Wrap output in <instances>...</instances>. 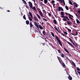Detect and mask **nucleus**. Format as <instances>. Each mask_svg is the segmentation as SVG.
Returning a JSON list of instances; mask_svg holds the SVG:
<instances>
[{
	"label": "nucleus",
	"instance_id": "1",
	"mask_svg": "<svg viewBox=\"0 0 80 80\" xmlns=\"http://www.w3.org/2000/svg\"><path fill=\"white\" fill-rule=\"evenodd\" d=\"M34 23L36 27L37 28H39L41 30H42V29H43V28L42 27V26H41V25H38V24L36 22H34Z\"/></svg>",
	"mask_w": 80,
	"mask_h": 80
},
{
	"label": "nucleus",
	"instance_id": "2",
	"mask_svg": "<svg viewBox=\"0 0 80 80\" xmlns=\"http://www.w3.org/2000/svg\"><path fill=\"white\" fill-rule=\"evenodd\" d=\"M65 13L66 15H68V17L71 20H73V15L70 14H68L67 12H65Z\"/></svg>",
	"mask_w": 80,
	"mask_h": 80
},
{
	"label": "nucleus",
	"instance_id": "3",
	"mask_svg": "<svg viewBox=\"0 0 80 80\" xmlns=\"http://www.w3.org/2000/svg\"><path fill=\"white\" fill-rule=\"evenodd\" d=\"M55 37L56 38L58 42L59 45H60L61 46H62V42H60V38H59L57 36H55Z\"/></svg>",
	"mask_w": 80,
	"mask_h": 80
},
{
	"label": "nucleus",
	"instance_id": "4",
	"mask_svg": "<svg viewBox=\"0 0 80 80\" xmlns=\"http://www.w3.org/2000/svg\"><path fill=\"white\" fill-rule=\"evenodd\" d=\"M58 12H60V11H63V8L60 7H59L58 8Z\"/></svg>",
	"mask_w": 80,
	"mask_h": 80
},
{
	"label": "nucleus",
	"instance_id": "5",
	"mask_svg": "<svg viewBox=\"0 0 80 80\" xmlns=\"http://www.w3.org/2000/svg\"><path fill=\"white\" fill-rule=\"evenodd\" d=\"M28 3L29 4V6L30 7V8L32 7L33 6V4H32V2L30 1H29L28 2Z\"/></svg>",
	"mask_w": 80,
	"mask_h": 80
},
{
	"label": "nucleus",
	"instance_id": "6",
	"mask_svg": "<svg viewBox=\"0 0 80 80\" xmlns=\"http://www.w3.org/2000/svg\"><path fill=\"white\" fill-rule=\"evenodd\" d=\"M67 23L68 25H72V22L71 21H67Z\"/></svg>",
	"mask_w": 80,
	"mask_h": 80
},
{
	"label": "nucleus",
	"instance_id": "7",
	"mask_svg": "<svg viewBox=\"0 0 80 80\" xmlns=\"http://www.w3.org/2000/svg\"><path fill=\"white\" fill-rule=\"evenodd\" d=\"M67 42L68 43V44H69L70 45L71 47H72V48H75V47L73 46V45H72V43H71L70 42L68 41H67Z\"/></svg>",
	"mask_w": 80,
	"mask_h": 80
},
{
	"label": "nucleus",
	"instance_id": "8",
	"mask_svg": "<svg viewBox=\"0 0 80 80\" xmlns=\"http://www.w3.org/2000/svg\"><path fill=\"white\" fill-rule=\"evenodd\" d=\"M57 58H58V59L59 60V61L60 62V63H61V60H62V59H61V58L60 57H58V56H57Z\"/></svg>",
	"mask_w": 80,
	"mask_h": 80
},
{
	"label": "nucleus",
	"instance_id": "9",
	"mask_svg": "<svg viewBox=\"0 0 80 80\" xmlns=\"http://www.w3.org/2000/svg\"><path fill=\"white\" fill-rule=\"evenodd\" d=\"M29 25L30 26V27L31 28H33V25L32 24V22H30L29 23Z\"/></svg>",
	"mask_w": 80,
	"mask_h": 80
},
{
	"label": "nucleus",
	"instance_id": "10",
	"mask_svg": "<svg viewBox=\"0 0 80 80\" xmlns=\"http://www.w3.org/2000/svg\"><path fill=\"white\" fill-rule=\"evenodd\" d=\"M64 12H61V15H62V17H62V18H63V17H62V16L63 17H64Z\"/></svg>",
	"mask_w": 80,
	"mask_h": 80
},
{
	"label": "nucleus",
	"instance_id": "11",
	"mask_svg": "<svg viewBox=\"0 0 80 80\" xmlns=\"http://www.w3.org/2000/svg\"><path fill=\"white\" fill-rule=\"evenodd\" d=\"M54 29H55V30H56V31H57V32H58L59 33H61V32H60L59 31H58V29L57 28V27H54Z\"/></svg>",
	"mask_w": 80,
	"mask_h": 80
},
{
	"label": "nucleus",
	"instance_id": "12",
	"mask_svg": "<svg viewBox=\"0 0 80 80\" xmlns=\"http://www.w3.org/2000/svg\"><path fill=\"white\" fill-rule=\"evenodd\" d=\"M34 18L35 20H36L37 22H38V18H37V17L34 16Z\"/></svg>",
	"mask_w": 80,
	"mask_h": 80
},
{
	"label": "nucleus",
	"instance_id": "13",
	"mask_svg": "<svg viewBox=\"0 0 80 80\" xmlns=\"http://www.w3.org/2000/svg\"><path fill=\"white\" fill-rule=\"evenodd\" d=\"M62 17H63V18H66V19H67V20H69V21H70V19H69V18H68L67 17V16H62Z\"/></svg>",
	"mask_w": 80,
	"mask_h": 80
},
{
	"label": "nucleus",
	"instance_id": "14",
	"mask_svg": "<svg viewBox=\"0 0 80 80\" xmlns=\"http://www.w3.org/2000/svg\"><path fill=\"white\" fill-rule=\"evenodd\" d=\"M31 8H32V10H34L35 11L36 10V8H35V6H33H33H32V7H31Z\"/></svg>",
	"mask_w": 80,
	"mask_h": 80
},
{
	"label": "nucleus",
	"instance_id": "15",
	"mask_svg": "<svg viewBox=\"0 0 80 80\" xmlns=\"http://www.w3.org/2000/svg\"><path fill=\"white\" fill-rule=\"evenodd\" d=\"M62 62L63 63H62V66L63 68H65V63L63 62V61H62Z\"/></svg>",
	"mask_w": 80,
	"mask_h": 80
},
{
	"label": "nucleus",
	"instance_id": "16",
	"mask_svg": "<svg viewBox=\"0 0 80 80\" xmlns=\"http://www.w3.org/2000/svg\"><path fill=\"white\" fill-rule=\"evenodd\" d=\"M65 58H66L68 60V61H69L71 63V61H70V59H69L68 58V57L67 56H65Z\"/></svg>",
	"mask_w": 80,
	"mask_h": 80
},
{
	"label": "nucleus",
	"instance_id": "17",
	"mask_svg": "<svg viewBox=\"0 0 80 80\" xmlns=\"http://www.w3.org/2000/svg\"><path fill=\"white\" fill-rule=\"evenodd\" d=\"M68 78L69 79V80H72V77H71V76H70V75H69V76L68 77Z\"/></svg>",
	"mask_w": 80,
	"mask_h": 80
},
{
	"label": "nucleus",
	"instance_id": "18",
	"mask_svg": "<svg viewBox=\"0 0 80 80\" xmlns=\"http://www.w3.org/2000/svg\"><path fill=\"white\" fill-rule=\"evenodd\" d=\"M41 17H44V18H45V17L43 16V14L42 13V12H40V13H39Z\"/></svg>",
	"mask_w": 80,
	"mask_h": 80
},
{
	"label": "nucleus",
	"instance_id": "19",
	"mask_svg": "<svg viewBox=\"0 0 80 80\" xmlns=\"http://www.w3.org/2000/svg\"><path fill=\"white\" fill-rule=\"evenodd\" d=\"M61 2H63L64 5H65V1L64 0H62V1H60Z\"/></svg>",
	"mask_w": 80,
	"mask_h": 80
},
{
	"label": "nucleus",
	"instance_id": "20",
	"mask_svg": "<svg viewBox=\"0 0 80 80\" xmlns=\"http://www.w3.org/2000/svg\"><path fill=\"white\" fill-rule=\"evenodd\" d=\"M53 21V22L55 24V25H56V24L57 23V22L56 20H54Z\"/></svg>",
	"mask_w": 80,
	"mask_h": 80
},
{
	"label": "nucleus",
	"instance_id": "21",
	"mask_svg": "<svg viewBox=\"0 0 80 80\" xmlns=\"http://www.w3.org/2000/svg\"><path fill=\"white\" fill-rule=\"evenodd\" d=\"M76 22L77 23H79V24H80V21H79V20H78V19H76Z\"/></svg>",
	"mask_w": 80,
	"mask_h": 80
},
{
	"label": "nucleus",
	"instance_id": "22",
	"mask_svg": "<svg viewBox=\"0 0 80 80\" xmlns=\"http://www.w3.org/2000/svg\"><path fill=\"white\" fill-rule=\"evenodd\" d=\"M44 3L45 4H47L48 3V1L47 0H44Z\"/></svg>",
	"mask_w": 80,
	"mask_h": 80
},
{
	"label": "nucleus",
	"instance_id": "23",
	"mask_svg": "<svg viewBox=\"0 0 80 80\" xmlns=\"http://www.w3.org/2000/svg\"><path fill=\"white\" fill-rule=\"evenodd\" d=\"M26 23L27 25L29 24V21H28V20L26 21Z\"/></svg>",
	"mask_w": 80,
	"mask_h": 80
},
{
	"label": "nucleus",
	"instance_id": "24",
	"mask_svg": "<svg viewBox=\"0 0 80 80\" xmlns=\"http://www.w3.org/2000/svg\"><path fill=\"white\" fill-rule=\"evenodd\" d=\"M69 2L70 5H73V4H72V1H71L69 0Z\"/></svg>",
	"mask_w": 80,
	"mask_h": 80
},
{
	"label": "nucleus",
	"instance_id": "25",
	"mask_svg": "<svg viewBox=\"0 0 80 80\" xmlns=\"http://www.w3.org/2000/svg\"><path fill=\"white\" fill-rule=\"evenodd\" d=\"M29 19V20L30 21H31L32 22L33 21V20H32V19L31 18V17H28Z\"/></svg>",
	"mask_w": 80,
	"mask_h": 80
},
{
	"label": "nucleus",
	"instance_id": "26",
	"mask_svg": "<svg viewBox=\"0 0 80 80\" xmlns=\"http://www.w3.org/2000/svg\"><path fill=\"white\" fill-rule=\"evenodd\" d=\"M64 50L66 52H67V53L68 52V50H67V49H66L65 48H64Z\"/></svg>",
	"mask_w": 80,
	"mask_h": 80
},
{
	"label": "nucleus",
	"instance_id": "27",
	"mask_svg": "<svg viewBox=\"0 0 80 80\" xmlns=\"http://www.w3.org/2000/svg\"><path fill=\"white\" fill-rule=\"evenodd\" d=\"M68 55H69V57H72V55H71V54H70V52H68Z\"/></svg>",
	"mask_w": 80,
	"mask_h": 80
},
{
	"label": "nucleus",
	"instance_id": "28",
	"mask_svg": "<svg viewBox=\"0 0 80 80\" xmlns=\"http://www.w3.org/2000/svg\"><path fill=\"white\" fill-rule=\"evenodd\" d=\"M37 15L39 19H41V18L40 17V15H39L37 14Z\"/></svg>",
	"mask_w": 80,
	"mask_h": 80
},
{
	"label": "nucleus",
	"instance_id": "29",
	"mask_svg": "<svg viewBox=\"0 0 80 80\" xmlns=\"http://www.w3.org/2000/svg\"><path fill=\"white\" fill-rule=\"evenodd\" d=\"M42 33L44 35H45V34H46V32L44 31H43L42 32Z\"/></svg>",
	"mask_w": 80,
	"mask_h": 80
},
{
	"label": "nucleus",
	"instance_id": "30",
	"mask_svg": "<svg viewBox=\"0 0 80 80\" xmlns=\"http://www.w3.org/2000/svg\"><path fill=\"white\" fill-rule=\"evenodd\" d=\"M64 56H65V54H61V57L62 58H65V57H64Z\"/></svg>",
	"mask_w": 80,
	"mask_h": 80
},
{
	"label": "nucleus",
	"instance_id": "31",
	"mask_svg": "<svg viewBox=\"0 0 80 80\" xmlns=\"http://www.w3.org/2000/svg\"><path fill=\"white\" fill-rule=\"evenodd\" d=\"M65 8L67 10H68L69 9H68V7L67 6H65Z\"/></svg>",
	"mask_w": 80,
	"mask_h": 80
},
{
	"label": "nucleus",
	"instance_id": "32",
	"mask_svg": "<svg viewBox=\"0 0 80 80\" xmlns=\"http://www.w3.org/2000/svg\"><path fill=\"white\" fill-rule=\"evenodd\" d=\"M42 12H43V13H45V14H46V13H47L46 12V11H45V10H42Z\"/></svg>",
	"mask_w": 80,
	"mask_h": 80
},
{
	"label": "nucleus",
	"instance_id": "33",
	"mask_svg": "<svg viewBox=\"0 0 80 80\" xmlns=\"http://www.w3.org/2000/svg\"><path fill=\"white\" fill-rule=\"evenodd\" d=\"M38 10L39 13H40V12H41V10H40V8L38 9Z\"/></svg>",
	"mask_w": 80,
	"mask_h": 80
},
{
	"label": "nucleus",
	"instance_id": "34",
	"mask_svg": "<svg viewBox=\"0 0 80 80\" xmlns=\"http://www.w3.org/2000/svg\"><path fill=\"white\" fill-rule=\"evenodd\" d=\"M51 34L53 37H55V35H54V33L53 32H52Z\"/></svg>",
	"mask_w": 80,
	"mask_h": 80
},
{
	"label": "nucleus",
	"instance_id": "35",
	"mask_svg": "<svg viewBox=\"0 0 80 80\" xmlns=\"http://www.w3.org/2000/svg\"><path fill=\"white\" fill-rule=\"evenodd\" d=\"M72 64H73V65L74 66H76V65H75V64L74 62H73L72 61Z\"/></svg>",
	"mask_w": 80,
	"mask_h": 80
},
{
	"label": "nucleus",
	"instance_id": "36",
	"mask_svg": "<svg viewBox=\"0 0 80 80\" xmlns=\"http://www.w3.org/2000/svg\"><path fill=\"white\" fill-rule=\"evenodd\" d=\"M23 18H24V20H27V19H26V17H25V15H24L23 16Z\"/></svg>",
	"mask_w": 80,
	"mask_h": 80
},
{
	"label": "nucleus",
	"instance_id": "37",
	"mask_svg": "<svg viewBox=\"0 0 80 80\" xmlns=\"http://www.w3.org/2000/svg\"><path fill=\"white\" fill-rule=\"evenodd\" d=\"M69 40H70V42H72H72H73V41H72V39H71V38H69Z\"/></svg>",
	"mask_w": 80,
	"mask_h": 80
},
{
	"label": "nucleus",
	"instance_id": "38",
	"mask_svg": "<svg viewBox=\"0 0 80 80\" xmlns=\"http://www.w3.org/2000/svg\"><path fill=\"white\" fill-rule=\"evenodd\" d=\"M22 2H24V4H27V2H26V1H25L24 0H22Z\"/></svg>",
	"mask_w": 80,
	"mask_h": 80
},
{
	"label": "nucleus",
	"instance_id": "39",
	"mask_svg": "<svg viewBox=\"0 0 80 80\" xmlns=\"http://www.w3.org/2000/svg\"><path fill=\"white\" fill-rule=\"evenodd\" d=\"M62 20L63 21H64V22H66V21L67 20V19L66 18H63Z\"/></svg>",
	"mask_w": 80,
	"mask_h": 80
},
{
	"label": "nucleus",
	"instance_id": "40",
	"mask_svg": "<svg viewBox=\"0 0 80 80\" xmlns=\"http://www.w3.org/2000/svg\"><path fill=\"white\" fill-rule=\"evenodd\" d=\"M72 43L73 45H74V46H75V47H76V46H77V45L75 44V43H74V42H72Z\"/></svg>",
	"mask_w": 80,
	"mask_h": 80
},
{
	"label": "nucleus",
	"instance_id": "41",
	"mask_svg": "<svg viewBox=\"0 0 80 80\" xmlns=\"http://www.w3.org/2000/svg\"><path fill=\"white\" fill-rule=\"evenodd\" d=\"M29 14L30 15V16H32V13L30 12H29Z\"/></svg>",
	"mask_w": 80,
	"mask_h": 80
},
{
	"label": "nucleus",
	"instance_id": "42",
	"mask_svg": "<svg viewBox=\"0 0 80 80\" xmlns=\"http://www.w3.org/2000/svg\"><path fill=\"white\" fill-rule=\"evenodd\" d=\"M58 52H59V53H61V51H60V49H59L58 50Z\"/></svg>",
	"mask_w": 80,
	"mask_h": 80
},
{
	"label": "nucleus",
	"instance_id": "43",
	"mask_svg": "<svg viewBox=\"0 0 80 80\" xmlns=\"http://www.w3.org/2000/svg\"><path fill=\"white\" fill-rule=\"evenodd\" d=\"M67 30H68L69 32H72V30H71V29H70L68 28Z\"/></svg>",
	"mask_w": 80,
	"mask_h": 80
},
{
	"label": "nucleus",
	"instance_id": "44",
	"mask_svg": "<svg viewBox=\"0 0 80 80\" xmlns=\"http://www.w3.org/2000/svg\"><path fill=\"white\" fill-rule=\"evenodd\" d=\"M77 70H78V71H80V69H79V68H77Z\"/></svg>",
	"mask_w": 80,
	"mask_h": 80
},
{
	"label": "nucleus",
	"instance_id": "45",
	"mask_svg": "<svg viewBox=\"0 0 80 80\" xmlns=\"http://www.w3.org/2000/svg\"><path fill=\"white\" fill-rule=\"evenodd\" d=\"M64 34L65 35H67V34H68V33H67V32H64Z\"/></svg>",
	"mask_w": 80,
	"mask_h": 80
},
{
	"label": "nucleus",
	"instance_id": "46",
	"mask_svg": "<svg viewBox=\"0 0 80 80\" xmlns=\"http://www.w3.org/2000/svg\"><path fill=\"white\" fill-rule=\"evenodd\" d=\"M76 33L75 34V35H78V32L76 31Z\"/></svg>",
	"mask_w": 80,
	"mask_h": 80
},
{
	"label": "nucleus",
	"instance_id": "47",
	"mask_svg": "<svg viewBox=\"0 0 80 80\" xmlns=\"http://www.w3.org/2000/svg\"><path fill=\"white\" fill-rule=\"evenodd\" d=\"M43 20H45V21H47V20L46 19L44 18H43Z\"/></svg>",
	"mask_w": 80,
	"mask_h": 80
},
{
	"label": "nucleus",
	"instance_id": "48",
	"mask_svg": "<svg viewBox=\"0 0 80 80\" xmlns=\"http://www.w3.org/2000/svg\"><path fill=\"white\" fill-rule=\"evenodd\" d=\"M51 2L52 3H55V1L54 0L52 1Z\"/></svg>",
	"mask_w": 80,
	"mask_h": 80
},
{
	"label": "nucleus",
	"instance_id": "49",
	"mask_svg": "<svg viewBox=\"0 0 80 80\" xmlns=\"http://www.w3.org/2000/svg\"><path fill=\"white\" fill-rule=\"evenodd\" d=\"M55 3H53V7L54 8H55Z\"/></svg>",
	"mask_w": 80,
	"mask_h": 80
},
{
	"label": "nucleus",
	"instance_id": "50",
	"mask_svg": "<svg viewBox=\"0 0 80 80\" xmlns=\"http://www.w3.org/2000/svg\"><path fill=\"white\" fill-rule=\"evenodd\" d=\"M48 15L49 17H51V14L50 13H48Z\"/></svg>",
	"mask_w": 80,
	"mask_h": 80
},
{
	"label": "nucleus",
	"instance_id": "51",
	"mask_svg": "<svg viewBox=\"0 0 80 80\" xmlns=\"http://www.w3.org/2000/svg\"><path fill=\"white\" fill-rule=\"evenodd\" d=\"M77 12H78V13L80 14V10H78Z\"/></svg>",
	"mask_w": 80,
	"mask_h": 80
},
{
	"label": "nucleus",
	"instance_id": "52",
	"mask_svg": "<svg viewBox=\"0 0 80 80\" xmlns=\"http://www.w3.org/2000/svg\"><path fill=\"white\" fill-rule=\"evenodd\" d=\"M54 16L55 17H56V18H57V15L55 14L54 15Z\"/></svg>",
	"mask_w": 80,
	"mask_h": 80
},
{
	"label": "nucleus",
	"instance_id": "53",
	"mask_svg": "<svg viewBox=\"0 0 80 80\" xmlns=\"http://www.w3.org/2000/svg\"><path fill=\"white\" fill-rule=\"evenodd\" d=\"M34 5H35V6H37V4L36 3H34Z\"/></svg>",
	"mask_w": 80,
	"mask_h": 80
},
{
	"label": "nucleus",
	"instance_id": "54",
	"mask_svg": "<svg viewBox=\"0 0 80 80\" xmlns=\"http://www.w3.org/2000/svg\"><path fill=\"white\" fill-rule=\"evenodd\" d=\"M36 8L38 10V9H39V8H38V5L37 6Z\"/></svg>",
	"mask_w": 80,
	"mask_h": 80
},
{
	"label": "nucleus",
	"instance_id": "55",
	"mask_svg": "<svg viewBox=\"0 0 80 80\" xmlns=\"http://www.w3.org/2000/svg\"><path fill=\"white\" fill-rule=\"evenodd\" d=\"M32 1L34 2V3H35V0H32Z\"/></svg>",
	"mask_w": 80,
	"mask_h": 80
},
{
	"label": "nucleus",
	"instance_id": "56",
	"mask_svg": "<svg viewBox=\"0 0 80 80\" xmlns=\"http://www.w3.org/2000/svg\"><path fill=\"white\" fill-rule=\"evenodd\" d=\"M62 35H63V36L64 37H65V34H63V33H62Z\"/></svg>",
	"mask_w": 80,
	"mask_h": 80
},
{
	"label": "nucleus",
	"instance_id": "57",
	"mask_svg": "<svg viewBox=\"0 0 80 80\" xmlns=\"http://www.w3.org/2000/svg\"><path fill=\"white\" fill-rule=\"evenodd\" d=\"M71 35H72L75 36V35L73 33H71Z\"/></svg>",
	"mask_w": 80,
	"mask_h": 80
},
{
	"label": "nucleus",
	"instance_id": "58",
	"mask_svg": "<svg viewBox=\"0 0 80 80\" xmlns=\"http://www.w3.org/2000/svg\"><path fill=\"white\" fill-rule=\"evenodd\" d=\"M42 25H43V22H42Z\"/></svg>",
	"mask_w": 80,
	"mask_h": 80
},
{
	"label": "nucleus",
	"instance_id": "59",
	"mask_svg": "<svg viewBox=\"0 0 80 80\" xmlns=\"http://www.w3.org/2000/svg\"><path fill=\"white\" fill-rule=\"evenodd\" d=\"M76 7H78V6L77 5V4H76Z\"/></svg>",
	"mask_w": 80,
	"mask_h": 80
},
{
	"label": "nucleus",
	"instance_id": "60",
	"mask_svg": "<svg viewBox=\"0 0 80 80\" xmlns=\"http://www.w3.org/2000/svg\"><path fill=\"white\" fill-rule=\"evenodd\" d=\"M76 72V75L77 74V75H78V73L77 72Z\"/></svg>",
	"mask_w": 80,
	"mask_h": 80
},
{
	"label": "nucleus",
	"instance_id": "61",
	"mask_svg": "<svg viewBox=\"0 0 80 80\" xmlns=\"http://www.w3.org/2000/svg\"><path fill=\"white\" fill-rule=\"evenodd\" d=\"M64 25H67V24L65 23L64 24Z\"/></svg>",
	"mask_w": 80,
	"mask_h": 80
},
{
	"label": "nucleus",
	"instance_id": "62",
	"mask_svg": "<svg viewBox=\"0 0 80 80\" xmlns=\"http://www.w3.org/2000/svg\"><path fill=\"white\" fill-rule=\"evenodd\" d=\"M31 17L32 18H33V16H32H32H31Z\"/></svg>",
	"mask_w": 80,
	"mask_h": 80
},
{
	"label": "nucleus",
	"instance_id": "63",
	"mask_svg": "<svg viewBox=\"0 0 80 80\" xmlns=\"http://www.w3.org/2000/svg\"><path fill=\"white\" fill-rule=\"evenodd\" d=\"M65 28H67V30L68 29V28H67V27H65Z\"/></svg>",
	"mask_w": 80,
	"mask_h": 80
},
{
	"label": "nucleus",
	"instance_id": "64",
	"mask_svg": "<svg viewBox=\"0 0 80 80\" xmlns=\"http://www.w3.org/2000/svg\"><path fill=\"white\" fill-rule=\"evenodd\" d=\"M8 12H10V11H9V10H8Z\"/></svg>",
	"mask_w": 80,
	"mask_h": 80
}]
</instances>
